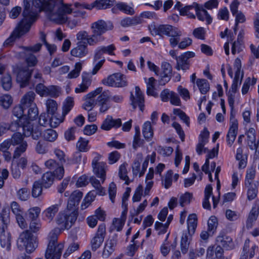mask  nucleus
I'll use <instances>...</instances> for the list:
<instances>
[{
	"instance_id": "f257e3e1",
	"label": "nucleus",
	"mask_w": 259,
	"mask_h": 259,
	"mask_svg": "<svg viewBox=\"0 0 259 259\" xmlns=\"http://www.w3.org/2000/svg\"><path fill=\"white\" fill-rule=\"evenodd\" d=\"M71 5L64 4L63 0L46 1L42 11L46 12L49 18L57 23H63L67 21V14L72 12Z\"/></svg>"
},
{
	"instance_id": "f03ea898",
	"label": "nucleus",
	"mask_w": 259,
	"mask_h": 259,
	"mask_svg": "<svg viewBox=\"0 0 259 259\" xmlns=\"http://www.w3.org/2000/svg\"><path fill=\"white\" fill-rule=\"evenodd\" d=\"M113 27V24L111 22L99 20L92 23L91 25L92 34L89 35L85 30L80 31L81 32L80 34L83 35L82 39L88 38L89 45L95 46L105 39L103 34L107 31L111 30Z\"/></svg>"
},
{
	"instance_id": "7ed1b4c3",
	"label": "nucleus",
	"mask_w": 259,
	"mask_h": 259,
	"mask_svg": "<svg viewBox=\"0 0 259 259\" xmlns=\"http://www.w3.org/2000/svg\"><path fill=\"white\" fill-rule=\"evenodd\" d=\"M9 130L12 132L20 131L21 129L25 137H31L34 140H37L41 136V129L38 125H33L30 122L24 123L21 119H17L12 121L10 124L8 123Z\"/></svg>"
},
{
	"instance_id": "20e7f679",
	"label": "nucleus",
	"mask_w": 259,
	"mask_h": 259,
	"mask_svg": "<svg viewBox=\"0 0 259 259\" xmlns=\"http://www.w3.org/2000/svg\"><path fill=\"white\" fill-rule=\"evenodd\" d=\"M45 0H23V20L29 22L31 26L36 20L37 13L42 11Z\"/></svg>"
},
{
	"instance_id": "39448f33",
	"label": "nucleus",
	"mask_w": 259,
	"mask_h": 259,
	"mask_svg": "<svg viewBox=\"0 0 259 259\" xmlns=\"http://www.w3.org/2000/svg\"><path fill=\"white\" fill-rule=\"evenodd\" d=\"M59 230L55 229L52 230L48 236L49 243L45 252L46 259H60L62 251L64 248L62 243H57Z\"/></svg>"
},
{
	"instance_id": "423d86ee",
	"label": "nucleus",
	"mask_w": 259,
	"mask_h": 259,
	"mask_svg": "<svg viewBox=\"0 0 259 259\" xmlns=\"http://www.w3.org/2000/svg\"><path fill=\"white\" fill-rule=\"evenodd\" d=\"M77 217V211L75 210H67L60 211L56 218V222L62 229H69L75 223Z\"/></svg>"
},
{
	"instance_id": "0eeeda50",
	"label": "nucleus",
	"mask_w": 259,
	"mask_h": 259,
	"mask_svg": "<svg viewBox=\"0 0 259 259\" xmlns=\"http://www.w3.org/2000/svg\"><path fill=\"white\" fill-rule=\"evenodd\" d=\"M17 246L20 250L25 249L27 253L34 251L37 245L33 235L29 230L22 232L17 240Z\"/></svg>"
},
{
	"instance_id": "6e6552de",
	"label": "nucleus",
	"mask_w": 259,
	"mask_h": 259,
	"mask_svg": "<svg viewBox=\"0 0 259 259\" xmlns=\"http://www.w3.org/2000/svg\"><path fill=\"white\" fill-rule=\"evenodd\" d=\"M31 26L29 22L27 23L25 20H22L12 32L9 37L5 40L4 46L7 47L13 45L17 38L29 31Z\"/></svg>"
},
{
	"instance_id": "1a4fd4ad",
	"label": "nucleus",
	"mask_w": 259,
	"mask_h": 259,
	"mask_svg": "<svg viewBox=\"0 0 259 259\" xmlns=\"http://www.w3.org/2000/svg\"><path fill=\"white\" fill-rule=\"evenodd\" d=\"M81 32L79 31L77 33L76 36L77 42L76 46L71 49L70 51L71 55L75 57L81 58L85 57L89 54V49L88 46V38L82 39V34H80Z\"/></svg>"
},
{
	"instance_id": "9d476101",
	"label": "nucleus",
	"mask_w": 259,
	"mask_h": 259,
	"mask_svg": "<svg viewBox=\"0 0 259 259\" xmlns=\"http://www.w3.org/2000/svg\"><path fill=\"white\" fill-rule=\"evenodd\" d=\"M24 137L21 132H18L14 134L11 139H10L11 145H19L15 149L13 155V159L19 158L26 150L27 143L24 141Z\"/></svg>"
},
{
	"instance_id": "9b49d317",
	"label": "nucleus",
	"mask_w": 259,
	"mask_h": 259,
	"mask_svg": "<svg viewBox=\"0 0 259 259\" xmlns=\"http://www.w3.org/2000/svg\"><path fill=\"white\" fill-rule=\"evenodd\" d=\"M103 84L109 87L120 88L127 85L125 76L120 73H116L109 75L108 77L102 80Z\"/></svg>"
},
{
	"instance_id": "f8f14e48",
	"label": "nucleus",
	"mask_w": 259,
	"mask_h": 259,
	"mask_svg": "<svg viewBox=\"0 0 259 259\" xmlns=\"http://www.w3.org/2000/svg\"><path fill=\"white\" fill-rule=\"evenodd\" d=\"M110 96V93L109 91H102L96 99L95 104L99 107L100 112L104 113L110 108L109 103Z\"/></svg>"
},
{
	"instance_id": "ddd939ff",
	"label": "nucleus",
	"mask_w": 259,
	"mask_h": 259,
	"mask_svg": "<svg viewBox=\"0 0 259 259\" xmlns=\"http://www.w3.org/2000/svg\"><path fill=\"white\" fill-rule=\"evenodd\" d=\"M106 235V226L104 224H102L98 226V230L91 240L92 249L96 251L99 248L103 242Z\"/></svg>"
},
{
	"instance_id": "4468645a",
	"label": "nucleus",
	"mask_w": 259,
	"mask_h": 259,
	"mask_svg": "<svg viewBox=\"0 0 259 259\" xmlns=\"http://www.w3.org/2000/svg\"><path fill=\"white\" fill-rule=\"evenodd\" d=\"M195 56V53L193 52H187L179 57H176L177 64L176 68L180 70V69L185 71L189 69L190 63L189 59Z\"/></svg>"
},
{
	"instance_id": "2eb2a0df",
	"label": "nucleus",
	"mask_w": 259,
	"mask_h": 259,
	"mask_svg": "<svg viewBox=\"0 0 259 259\" xmlns=\"http://www.w3.org/2000/svg\"><path fill=\"white\" fill-rule=\"evenodd\" d=\"M98 156L94 158L92 160V165L93 172L96 176L101 179L104 182L106 179V163L104 162H99Z\"/></svg>"
},
{
	"instance_id": "dca6fc26",
	"label": "nucleus",
	"mask_w": 259,
	"mask_h": 259,
	"mask_svg": "<svg viewBox=\"0 0 259 259\" xmlns=\"http://www.w3.org/2000/svg\"><path fill=\"white\" fill-rule=\"evenodd\" d=\"M130 99L132 102V105L135 109L137 106H138L140 110L143 112L144 110V94L141 91L140 88L138 86L135 87V97L133 93H131Z\"/></svg>"
},
{
	"instance_id": "f3484780",
	"label": "nucleus",
	"mask_w": 259,
	"mask_h": 259,
	"mask_svg": "<svg viewBox=\"0 0 259 259\" xmlns=\"http://www.w3.org/2000/svg\"><path fill=\"white\" fill-rule=\"evenodd\" d=\"M32 71V69H30L27 67L19 71L17 75L16 80L20 88H25L29 84Z\"/></svg>"
},
{
	"instance_id": "a211bd4d",
	"label": "nucleus",
	"mask_w": 259,
	"mask_h": 259,
	"mask_svg": "<svg viewBox=\"0 0 259 259\" xmlns=\"http://www.w3.org/2000/svg\"><path fill=\"white\" fill-rule=\"evenodd\" d=\"M102 92V88L99 87L95 90L87 94L84 97L85 102L82 105L83 109L87 111L92 110L94 107L96 105L95 101L93 98L97 95L100 94Z\"/></svg>"
},
{
	"instance_id": "6ab92c4d",
	"label": "nucleus",
	"mask_w": 259,
	"mask_h": 259,
	"mask_svg": "<svg viewBox=\"0 0 259 259\" xmlns=\"http://www.w3.org/2000/svg\"><path fill=\"white\" fill-rule=\"evenodd\" d=\"M216 246H220L226 249H232L234 247L232 238L227 235L224 231H221L216 238Z\"/></svg>"
},
{
	"instance_id": "aec40b11",
	"label": "nucleus",
	"mask_w": 259,
	"mask_h": 259,
	"mask_svg": "<svg viewBox=\"0 0 259 259\" xmlns=\"http://www.w3.org/2000/svg\"><path fill=\"white\" fill-rule=\"evenodd\" d=\"M177 28L170 25H159L154 28L156 34L162 35H165L168 36L174 35H178Z\"/></svg>"
},
{
	"instance_id": "412c9836",
	"label": "nucleus",
	"mask_w": 259,
	"mask_h": 259,
	"mask_svg": "<svg viewBox=\"0 0 259 259\" xmlns=\"http://www.w3.org/2000/svg\"><path fill=\"white\" fill-rule=\"evenodd\" d=\"M61 202L62 200L60 199L58 203L52 205L44 210L42 213L44 219L49 222L52 221L59 210Z\"/></svg>"
},
{
	"instance_id": "4be33fe9",
	"label": "nucleus",
	"mask_w": 259,
	"mask_h": 259,
	"mask_svg": "<svg viewBox=\"0 0 259 259\" xmlns=\"http://www.w3.org/2000/svg\"><path fill=\"white\" fill-rule=\"evenodd\" d=\"M82 82L75 89L76 93L85 92L91 85L92 81V76L90 73L83 72L81 75Z\"/></svg>"
},
{
	"instance_id": "5701e85b",
	"label": "nucleus",
	"mask_w": 259,
	"mask_h": 259,
	"mask_svg": "<svg viewBox=\"0 0 259 259\" xmlns=\"http://www.w3.org/2000/svg\"><path fill=\"white\" fill-rule=\"evenodd\" d=\"M121 124V119L117 118L114 119L112 116L108 115L103 121L101 128L105 131H109L112 128H118Z\"/></svg>"
},
{
	"instance_id": "b1692460",
	"label": "nucleus",
	"mask_w": 259,
	"mask_h": 259,
	"mask_svg": "<svg viewBox=\"0 0 259 259\" xmlns=\"http://www.w3.org/2000/svg\"><path fill=\"white\" fill-rule=\"evenodd\" d=\"M162 71L161 73V79L160 83L164 85L168 82L172 76V67L171 65L167 62H163L161 64Z\"/></svg>"
},
{
	"instance_id": "393cba45",
	"label": "nucleus",
	"mask_w": 259,
	"mask_h": 259,
	"mask_svg": "<svg viewBox=\"0 0 259 259\" xmlns=\"http://www.w3.org/2000/svg\"><path fill=\"white\" fill-rule=\"evenodd\" d=\"M10 223V210L9 208H4L0 212V230H7Z\"/></svg>"
},
{
	"instance_id": "a878e982",
	"label": "nucleus",
	"mask_w": 259,
	"mask_h": 259,
	"mask_svg": "<svg viewBox=\"0 0 259 259\" xmlns=\"http://www.w3.org/2000/svg\"><path fill=\"white\" fill-rule=\"evenodd\" d=\"M210 254L212 259H225L224 255V249L220 246H209L206 251V257Z\"/></svg>"
},
{
	"instance_id": "bb28decb",
	"label": "nucleus",
	"mask_w": 259,
	"mask_h": 259,
	"mask_svg": "<svg viewBox=\"0 0 259 259\" xmlns=\"http://www.w3.org/2000/svg\"><path fill=\"white\" fill-rule=\"evenodd\" d=\"M195 13L197 18L200 21H204L206 20L208 24L211 23L212 18L209 16L207 11L204 8L203 6L198 4V7L196 9Z\"/></svg>"
},
{
	"instance_id": "cd10ccee",
	"label": "nucleus",
	"mask_w": 259,
	"mask_h": 259,
	"mask_svg": "<svg viewBox=\"0 0 259 259\" xmlns=\"http://www.w3.org/2000/svg\"><path fill=\"white\" fill-rule=\"evenodd\" d=\"M115 0H96L91 4L92 6L90 8H96L97 10H104L112 7L115 3Z\"/></svg>"
},
{
	"instance_id": "c85d7f7f",
	"label": "nucleus",
	"mask_w": 259,
	"mask_h": 259,
	"mask_svg": "<svg viewBox=\"0 0 259 259\" xmlns=\"http://www.w3.org/2000/svg\"><path fill=\"white\" fill-rule=\"evenodd\" d=\"M193 234L186 231H183L181 239V250L183 253L185 254L187 252L189 247L190 238Z\"/></svg>"
},
{
	"instance_id": "c756f323",
	"label": "nucleus",
	"mask_w": 259,
	"mask_h": 259,
	"mask_svg": "<svg viewBox=\"0 0 259 259\" xmlns=\"http://www.w3.org/2000/svg\"><path fill=\"white\" fill-rule=\"evenodd\" d=\"M259 214V206L254 205L250 210L246 221V227L248 229L251 228L255 223Z\"/></svg>"
},
{
	"instance_id": "7c9ffc66",
	"label": "nucleus",
	"mask_w": 259,
	"mask_h": 259,
	"mask_svg": "<svg viewBox=\"0 0 259 259\" xmlns=\"http://www.w3.org/2000/svg\"><path fill=\"white\" fill-rule=\"evenodd\" d=\"M35 96V94L33 91L27 92L21 98V104L25 108H28L32 104H36L34 102Z\"/></svg>"
},
{
	"instance_id": "2f4dec72",
	"label": "nucleus",
	"mask_w": 259,
	"mask_h": 259,
	"mask_svg": "<svg viewBox=\"0 0 259 259\" xmlns=\"http://www.w3.org/2000/svg\"><path fill=\"white\" fill-rule=\"evenodd\" d=\"M198 7V4L193 3L191 5H187L183 7L181 11V16H187L188 17L192 19H195L196 16L194 14L196 9Z\"/></svg>"
},
{
	"instance_id": "473e14b6",
	"label": "nucleus",
	"mask_w": 259,
	"mask_h": 259,
	"mask_svg": "<svg viewBox=\"0 0 259 259\" xmlns=\"http://www.w3.org/2000/svg\"><path fill=\"white\" fill-rule=\"evenodd\" d=\"M116 243L117 240L114 238L107 240L103 251V255L105 257H109L114 251Z\"/></svg>"
},
{
	"instance_id": "72a5a7b5",
	"label": "nucleus",
	"mask_w": 259,
	"mask_h": 259,
	"mask_svg": "<svg viewBox=\"0 0 259 259\" xmlns=\"http://www.w3.org/2000/svg\"><path fill=\"white\" fill-rule=\"evenodd\" d=\"M0 243L3 248L9 250L11 247V234L7 230H1Z\"/></svg>"
},
{
	"instance_id": "f704fd0d",
	"label": "nucleus",
	"mask_w": 259,
	"mask_h": 259,
	"mask_svg": "<svg viewBox=\"0 0 259 259\" xmlns=\"http://www.w3.org/2000/svg\"><path fill=\"white\" fill-rule=\"evenodd\" d=\"M54 179L55 175L53 172H46L41 177V184L43 187L48 188L53 184Z\"/></svg>"
},
{
	"instance_id": "c9c22d12",
	"label": "nucleus",
	"mask_w": 259,
	"mask_h": 259,
	"mask_svg": "<svg viewBox=\"0 0 259 259\" xmlns=\"http://www.w3.org/2000/svg\"><path fill=\"white\" fill-rule=\"evenodd\" d=\"M197 226V217L195 213L190 214L187 219V230L191 234H194Z\"/></svg>"
},
{
	"instance_id": "e433bc0d",
	"label": "nucleus",
	"mask_w": 259,
	"mask_h": 259,
	"mask_svg": "<svg viewBox=\"0 0 259 259\" xmlns=\"http://www.w3.org/2000/svg\"><path fill=\"white\" fill-rule=\"evenodd\" d=\"M127 164L126 162L120 165L118 170V176L120 180L125 181L124 184L125 185H128L133 181L130 180L127 176Z\"/></svg>"
},
{
	"instance_id": "4c0bfd02",
	"label": "nucleus",
	"mask_w": 259,
	"mask_h": 259,
	"mask_svg": "<svg viewBox=\"0 0 259 259\" xmlns=\"http://www.w3.org/2000/svg\"><path fill=\"white\" fill-rule=\"evenodd\" d=\"M82 197V193L79 191H74L70 195L67 208L78 205Z\"/></svg>"
},
{
	"instance_id": "58836bf2",
	"label": "nucleus",
	"mask_w": 259,
	"mask_h": 259,
	"mask_svg": "<svg viewBox=\"0 0 259 259\" xmlns=\"http://www.w3.org/2000/svg\"><path fill=\"white\" fill-rule=\"evenodd\" d=\"M238 124H230L229 132L227 135L228 144L231 146L236 139L237 134Z\"/></svg>"
},
{
	"instance_id": "ea45409f",
	"label": "nucleus",
	"mask_w": 259,
	"mask_h": 259,
	"mask_svg": "<svg viewBox=\"0 0 259 259\" xmlns=\"http://www.w3.org/2000/svg\"><path fill=\"white\" fill-rule=\"evenodd\" d=\"M243 149L239 147L237 149L236 159L239 161L238 167L240 169L244 168L247 164V156L246 155L243 154Z\"/></svg>"
},
{
	"instance_id": "a19ab883",
	"label": "nucleus",
	"mask_w": 259,
	"mask_h": 259,
	"mask_svg": "<svg viewBox=\"0 0 259 259\" xmlns=\"http://www.w3.org/2000/svg\"><path fill=\"white\" fill-rule=\"evenodd\" d=\"M115 7L121 12L129 15H133L135 13L134 8L124 2L117 3Z\"/></svg>"
},
{
	"instance_id": "79ce46f5",
	"label": "nucleus",
	"mask_w": 259,
	"mask_h": 259,
	"mask_svg": "<svg viewBox=\"0 0 259 259\" xmlns=\"http://www.w3.org/2000/svg\"><path fill=\"white\" fill-rule=\"evenodd\" d=\"M141 20L139 17L135 16L132 18L126 17L120 21V25L123 27L135 25L141 23Z\"/></svg>"
},
{
	"instance_id": "37998d69",
	"label": "nucleus",
	"mask_w": 259,
	"mask_h": 259,
	"mask_svg": "<svg viewBox=\"0 0 259 259\" xmlns=\"http://www.w3.org/2000/svg\"><path fill=\"white\" fill-rule=\"evenodd\" d=\"M143 135L144 138L147 140H150L153 136V131L150 121H146L144 123L143 130Z\"/></svg>"
},
{
	"instance_id": "c03bdc74",
	"label": "nucleus",
	"mask_w": 259,
	"mask_h": 259,
	"mask_svg": "<svg viewBox=\"0 0 259 259\" xmlns=\"http://www.w3.org/2000/svg\"><path fill=\"white\" fill-rule=\"evenodd\" d=\"M74 104V99L71 97H68L63 103L62 113L64 116L67 114L73 108Z\"/></svg>"
},
{
	"instance_id": "a18cd8bd",
	"label": "nucleus",
	"mask_w": 259,
	"mask_h": 259,
	"mask_svg": "<svg viewBox=\"0 0 259 259\" xmlns=\"http://www.w3.org/2000/svg\"><path fill=\"white\" fill-rule=\"evenodd\" d=\"M42 136L45 140L53 142L57 139L58 134L55 130L53 129H48L44 132Z\"/></svg>"
},
{
	"instance_id": "49530a36",
	"label": "nucleus",
	"mask_w": 259,
	"mask_h": 259,
	"mask_svg": "<svg viewBox=\"0 0 259 259\" xmlns=\"http://www.w3.org/2000/svg\"><path fill=\"white\" fill-rule=\"evenodd\" d=\"M46 106L48 114L54 115L58 108V104L56 101L53 99H48L46 101Z\"/></svg>"
},
{
	"instance_id": "de8ad7c7",
	"label": "nucleus",
	"mask_w": 259,
	"mask_h": 259,
	"mask_svg": "<svg viewBox=\"0 0 259 259\" xmlns=\"http://www.w3.org/2000/svg\"><path fill=\"white\" fill-rule=\"evenodd\" d=\"M196 84L202 94H205L209 90V84L206 79H197Z\"/></svg>"
},
{
	"instance_id": "09e8293b",
	"label": "nucleus",
	"mask_w": 259,
	"mask_h": 259,
	"mask_svg": "<svg viewBox=\"0 0 259 259\" xmlns=\"http://www.w3.org/2000/svg\"><path fill=\"white\" fill-rule=\"evenodd\" d=\"M143 159V154L138 153L132 165V171L134 176H137L140 172L141 162Z\"/></svg>"
},
{
	"instance_id": "8fccbe9b",
	"label": "nucleus",
	"mask_w": 259,
	"mask_h": 259,
	"mask_svg": "<svg viewBox=\"0 0 259 259\" xmlns=\"http://www.w3.org/2000/svg\"><path fill=\"white\" fill-rule=\"evenodd\" d=\"M27 109V116L28 119L30 120H34L38 116V110L36 104H32V106H29L28 108H26Z\"/></svg>"
},
{
	"instance_id": "3c124183",
	"label": "nucleus",
	"mask_w": 259,
	"mask_h": 259,
	"mask_svg": "<svg viewBox=\"0 0 259 259\" xmlns=\"http://www.w3.org/2000/svg\"><path fill=\"white\" fill-rule=\"evenodd\" d=\"M40 212V208L38 207H33L29 209L26 213L27 219L31 221L37 220V218Z\"/></svg>"
},
{
	"instance_id": "603ef678",
	"label": "nucleus",
	"mask_w": 259,
	"mask_h": 259,
	"mask_svg": "<svg viewBox=\"0 0 259 259\" xmlns=\"http://www.w3.org/2000/svg\"><path fill=\"white\" fill-rule=\"evenodd\" d=\"M249 243L250 240L248 239H247L245 241L244 247H243V254H245L248 256L249 255L250 258H252L255 254V250L257 248V246L255 245H253L250 250H249Z\"/></svg>"
},
{
	"instance_id": "864d4df0",
	"label": "nucleus",
	"mask_w": 259,
	"mask_h": 259,
	"mask_svg": "<svg viewBox=\"0 0 259 259\" xmlns=\"http://www.w3.org/2000/svg\"><path fill=\"white\" fill-rule=\"evenodd\" d=\"M26 108L23 107L21 104L14 107L13 109V114L17 117L18 119H23V117L26 116L25 110Z\"/></svg>"
},
{
	"instance_id": "5fc2aeb1",
	"label": "nucleus",
	"mask_w": 259,
	"mask_h": 259,
	"mask_svg": "<svg viewBox=\"0 0 259 259\" xmlns=\"http://www.w3.org/2000/svg\"><path fill=\"white\" fill-rule=\"evenodd\" d=\"M61 94V89L57 85H50L48 87L47 96L52 98H57Z\"/></svg>"
},
{
	"instance_id": "6e6d98bb",
	"label": "nucleus",
	"mask_w": 259,
	"mask_h": 259,
	"mask_svg": "<svg viewBox=\"0 0 259 259\" xmlns=\"http://www.w3.org/2000/svg\"><path fill=\"white\" fill-rule=\"evenodd\" d=\"M255 175V168L254 167H251L247 169L245 177V185L246 186L251 185L252 180L254 179Z\"/></svg>"
},
{
	"instance_id": "4d7b16f0",
	"label": "nucleus",
	"mask_w": 259,
	"mask_h": 259,
	"mask_svg": "<svg viewBox=\"0 0 259 259\" xmlns=\"http://www.w3.org/2000/svg\"><path fill=\"white\" fill-rule=\"evenodd\" d=\"M13 102L12 97L8 94L4 95L0 97V105L4 108H9Z\"/></svg>"
},
{
	"instance_id": "13d9d810",
	"label": "nucleus",
	"mask_w": 259,
	"mask_h": 259,
	"mask_svg": "<svg viewBox=\"0 0 259 259\" xmlns=\"http://www.w3.org/2000/svg\"><path fill=\"white\" fill-rule=\"evenodd\" d=\"M156 80L153 77H150L147 83V93L148 95L154 97L157 96V94L154 91L155 82Z\"/></svg>"
},
{
	"instance_id": "bf43d9fd",
	"label": "nucleus",
	"mask_w": 259,
	"mask_h": 259,
	"mask_svg": "<svg viewBox=\"0 0 259 259\" xmlns=\"http://www.w3.org/2000/svg\"><path fill=\"white\" fill-rule=\"evenodd\" d=\"M2 85L6 91H9L12 87V78L9 74H6L2 77Z\"/></svg>"
},
{
	"instance_id": "052dcab7",
	"label": "nucleus",
	"mask_w": 259,
	"mask_h": 259,
	"mask_svg": "<svg viewBox=\"0 0 259 259\" xmlns=\"http://www.w3.org/2000/svg\"><path fill=\"white\" fill-rule=\"evenodd\" d=\"M90 182L93 186L98 191L96 194L103 195L105 193L103 188L101 186L100 181L95 177L92 176L90 179Z\"/></svg>"
},
{
	"instance_id": "680f3d73",
	"label": "nucleus",
	"mask_w": 259,
	"mask_h": 259,
	"mask_svg": "<svg viewBox=\"0 0 259 259\" xmlns=\"http://www.w3.org/2000/svg\"><path fill=\"white\" fill-rule=\"evenodd\" d=\"M88 143V140L82 138H80L76 143V147L80 152H87L89 149Z\"/></svg>"
},
{
	"instance_id": "e2e57ef3",
	"label": "nucleus",
	"mask_w": 259,
	"mask_h": 259,
	"mask_svg": "<svg viewBox=\"0 0 259 259\" xmlns=\"http://www.w3.org/2000/svg\"><path fill=\"white\" fill-rule=\"evenodd\" d=\"M49 114L48 113H43L39 116V123L41 126H47L48 125L51 124V126H52L51 122L52 118H51Z\"/></svg>"
},
{
	"instance_id": "0e129e2a",
	"label": "nucleus",
	"mask_w": 259,
	"mask_h": 259,
	"mask_svg": "<svg viewBox=\"0 0 259 259\" xmlns=\"http://www.w3.org/2000/svg\"><path fill=\"white\" fill-rule=\"evenodd\" d=\"M207 225L208 231L213 234L218 226L217 218L214 216H211L208 221Z\"/></svg>"
},
{
	"instance_id": "69168bd1",
	"label": "nucleus",
	"mask_w": 259,
	"mask_h": 259,
	"mask_svg": "<svg viewBox=\"0 0 259 259\" xmlns=\"http://www.w3.org/2000/svg\"><path fill=\"white\" fill-rule=\"evenodd\" d=\"M193 195L192 193L187 192L182 195L179 199V203L182 206H185L186 204L190 203L192 199Z\"/></svg>"
},
{
	"instance_id": "338daca9",
	"label": "nucleus",
	"mask_w": 259,
	"mask_h": 259,
	"mask_svg": "<svg viewBox=\"0 0 259 259\" xmlns=\"http://www.w3.org/2000/svg\"><path fill=\"white\" fill-rule=\"evenodd\" d=\"M42 192V185L38 182L33 183L32 189V196L34 198L38 197Z\"/></svg>"
},
{
	"instance_id": "774afa93",
	"label": "nucleus",
	"mask_w": 259,
	"mask_h": 259,
	"mask_svg": "<svg viewBox=\"0 0 259 259\" xmlns=\"http://www.w3.org/2000/svg\"><path fill=\"white\" fill-rule=\"evenodd\" d=\"M76 130L75 127H71L65 132L64 137L67 141H73L75 139Z\"/></svg>"
}]
</instances>
